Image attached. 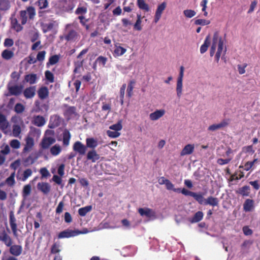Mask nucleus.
<instances>
[{
	"label": "nucleus",
	"instance_id": "obj_24",
	"mask_svg": "<svg viewBox=\"0 0 260 260\" xmlns=\"http://www.w3.org/2000/svg\"><path fill=\"white\" fill-rule=\"evenodd\" d=\"M204 204L205 205H209L213 207L217 206L219 204V200L217 198L209 196L204 200Z\"/></svg>",
	"mask_w": 260,
	"mask_h": 260
},
{
	"label": "nucleus",
	"instance_id": "obj_6",
	"mask_svg": "<svg viewBox=\"0 0 260 260\" xmlns=\"http://www.w3.org/2000/svg\"><path fill=\"white\" fill-rule=\"evenodd\" d=\"M73 149L74 151L76 152L79 155L83 156L86 154L87 148L80 141H76L73 144Z\"/></svg>",
	"mask_w": 260,
	"mask_h": 260
},
{
	"label": "nucleus",
	"instance_id": "obj_46",
	"mask_svg": "<svg viewBox=\"0 0 260 260\" xmlns=\"http://www.w3.org/2000/svg\"><path fill=\"white\" fill-rule=\"evenodd\" d=\"M91 209L92 207L91 206L81 208L78 210V213L80 216H84L88 212L91 211Z\"/></svg>",
	"mask_w": 260,
	"mask_h": 260
},
{
	"label": "nucleus",
	"instance_id": "obj_18",
	"mask_svg": "<svg viewBox=\"0 0 260 260\" xmlns=\"http://www.w3.org/2000/svg\"><path fill=\"white\" fill-rule=\"evenodd\" d=\"M38 78L36 74L31 73L24 76V82L32 85L37 83Z\"/></svg>",
	"mask_w": 260,
	"mask_h": 260
},
{
	"label": "nucleus",
	"instance_id": "obj_44",
	"mask_svg": "<svg viewBox=\"0 0 260 260\" xmlns=\"http://www.w3.org/2000/svg\"><path fill=\"white\" fill-rule=\"evenodd\" d=\"M87 12V8L86 7H78L76 10L75 11V14L78 16L85 15Z\"/></svg>",
	"mask_w": 260,
	"mask_h": 260
},
{
	"label": "nucleus",
	"instance_id": "obj_52",
	"mask_svg": "<svg viewBox=\"0 0 260 260\" xmlns=\"http://www.w3.org/2000/svg\"><path fill=\"white\" fill-rule=\"evenodd\" d=\"M15 172L12 173L10 176L6 180V183L10 186H13L15 183Z\"/></svg>",
	"mask_w": 260,
	"mask_h": 260
},
{
	"label": "nucleus",
	"instance_id": "obj_51",
	"mask_svg": "<svg viewBox=\"0 0 260 260\" xmlns=\"http://www.w3.org/2000/svg\"><path fill=\"white\" fill-rule=\"evenodd\" d=\"M31 192V185L27 184L24 186L22 191V196L26 198L30 194Z\"/></svg>",
	"mask_w": 260,
	"mask_h": 260
},
{
	"label": "nucleus",
	"instance_id": "obj_35",
	"mask_svg": "<svg viewBox=\"0 0 260 260\" xmlns=\"http://www.w3.org/2000/svg\"><path fill=\"white\" fill-rule=\"evenodd\" d=\"M210 44V37L208 36L206 37L204 42L203 45L201 46L200 52L201 53L203 54L206 52L208 49L209 46Z\"/></svg>",
	"mask_w": 260,
	"mask_h": 260
},
{
	"label": "nucleus",
	"instance_id": "obj_27",
	"mask_svg": "<svg viewBox=\"0 0 260 260\" xmlns=\"http://www.w3.org/2000/svg\"><path fill=\"white\" fill-rule=\"evenodd\" d=\"M45 119L42 116H35L33 118L32 123L37 126H42L45 124Z\"/></svg>",
	"mask_w": 260,
	"mask_h": 260
},
{
	"label": "nucleus",
	"instance_id": "obj_64",
	"mask_svg": "<svg viewBox=\"0 0 260 260\" xmlns=\"http://www.w3.org/2000/svg\"><path fill=\"white\" fill-rule=\"evenodd\" d=\"M257 161L256 159H254L253 161H249L245 163L244 165V170L246 171L250 170L253 166L255 161Z\"/></svg>",
	"mask_w": 260,
	"mask_h": 260
},
{
	"label": "nucleus",
	"instance_id": "obj_56",
	"mask_svg": "<svg viewBox=\"0 0 260 260\" xmlns=\"http://www.w3.org/2000/svg\"><path fill=\"white\" fill-rule=\"evenodd\" d=\"M37 4L40 9H45L48 6L47 0H38Z\"/></svg>",
	"mask_w": 260,
	"mask_h": 260
},
{
	"label": "nucleus",
	"instance_id": "obj_12",
	"mask_svg": "<svg viewBox=\"0 0 260 260\" xmlns=\"http://www.w3.org/2000/svg\"><path fill=\"white\" fill-rule=\"evenodd\" d=\"M36 86H30L26 87L23 91V94L26 99L33 98L36 95Z\"/></svg>",
	"mask_w": 260,
	"mask_h": 260
},
{
	"label": "nucleus",
	"instance_id": "obj_60",
	"mask_svg": "<svg viewBox=\"0 0 260 260\" xmlns=\"http://www.w3.org/2000/svg\"><path fill=\"white\" fill-rule=\"evenodd\" d=\"M122 128V126L121 124V122L120 121H118L117 123L111 125L110 126L109 128L112 130H114L115 131H119Z\"/></svg>",
	"mask_w": 260,
	"mask_h": 260
},
{
	"label": "nucleus",
	"instance_id": "obj_13",
	"mask_svg": "<svg viewBox=\"0 0 260 260\" xmlns=\"http://www.w3.org/2000/svg\"><path fill=\"white\" fill-rule=\"evenodd\" d=\"M232 153H233V150L230 147H229L225 152V154L228 158L225 159L218 158L217 160V163L221 166L229 164L233 158L232 156L230 155Z\"/></svg>",
	"mask_w": 260,
	"mask_h": 260
},
{
	"label": "nucleus",
	"instance_id": "obj_50",
	"mask_svg": "<svg viewBox=\"0 0 260 260\" xmlns=\"http://www.w3.org/2000/svg\"><path fill=\"white\" fill-rule=\"evenodd\" d=\"M192 197L201 205L204 204V200L202 194L201 193H197L196 192L193 193Z\"/></svg>",
	"mask_w": 260,
	"mask_h": 260
},
{
	"label": "nucleus",
	"instance_id": "obj_38",
	"mask_svg": "<svg viewBox=\"0 0 260 260\" xmlns=\"http://www.w3.org/2000/svg\"><path fill=\"white\" fill-rule=\"evenodd\" d=\"M135 84V81L134 80H131L128 84L127 88L126 89V96L129 98H131L133 95L134 84Z\"/></svg>",
	"mask_w": 260,
	"mask_h": 260
},
{
	"label": "nucleus",
	"instance_id": "obj_1",
	"mask_svg": "<svg viewBox=\"0 0 260 260\" xmlns=\"http://www.w3.org/2000/svg\"><path fill=\"white\" fill-rule=\"evenodd\" d=\"M10 231L9 228L6 230L4 228H0V242L3 243L7 247L13 244V240L9 235Z\"/></svg>",
	"mask_w": 260,
	"mask_h": 260
},
{
	"label": "nucleus",
	"instance_id": "obj_17",
	"mask_svg": "<svg viewBox=\"0 0 260 260\" xmlns=\"http://www.w3.org/2000/svg\"><path fill=\"white\" fill-rule=\"evenodd\" d=\"M60 122L61 119L59 116L56 115H53L50 117L48 126L50 128H54L58 126Z\"/></svg>",
	"mask_w": 260,
	"mask_h": 260
},
{
	"label": "nucleus",
	"instance_id": "obj_23",
	"mask_svg": "<svg viewBox=\"0 0 260 260\" xmlns=\"http://www.w3.org/2000/svg\"><path fill=\"white\" fill-rule=\"evenodd\" d=\"M165 111L163 109L156 110L149 115V118L151 120L154 121L158 119L164 115Z\"/></svg>",
	"mask_w": 260,
	"mask_h": 260
},
{
	"label": "nucleus",
	"instance_id": "obj_5",
	"mask_svg": "<svg viewBox=\"0 0 260 260\" xmlns=\"http://www.w3.org/2000/svg\"><path fill=\"white\" fill-rule=\"evenodd\" d=\"M230 120L229 119H224L220 123L213 124L208 127V131L214 132L217 130L223 128L227 127L230 124Z\"/></svg>",
	"mask_w": 260,
	"mask_h": 260
},
{
	"label": "nucleus",
	"instance_id": "obj_3",
	"mask_svg": "<svg viewBox=\"0 0 260 260\" xmlns=\"http://www.w3.org/2000/svg\"><path fill=\"white\" fill-rule=\"evenodd\" d=\"M84 233L78 230H72L70 229H67L63 231L60 232L58 235V238L59 239L65 238H70L72 237H75L77 235H79L81 234H83Z\"/></svg>",
	"mask_w": 260,
	"mask_h": 260
},
{
	"label": "nucleus",
	"instance_id": "obj_45",
	"mask_svg": "<svg viewBox=\"0 0 260 260\" xmlns=\"http://www.w3.org/2000/svg\"><path fill=\"white\" fill-rule=\"evenodd\" d=\"M77 19L79 20L82 26L85 27L86 30H88L89 28V25L86 24L89 19L86 18L84 15L78 16Z\"/></svg>",
	"mask_w": 260,
	"mask_h": 260
},
{
	"label": "nucleus",
	"instance_id": "obj_29",
	"mask_svg": "<svg viewBox=\"0 0 260 260\" xmlns=\"http://www.w3.org/2000/svg\"><path fill=\"white\" fill-rule=\"evenodd\" d=\"M218 39V32H214L213 37V42L211 47L210 50V55L211 56H213L215 53Z\"/></svg>",
	"mask_w": 260,
	"mask_h": 260
},
{
	"label": "nucleus",
	"instance_id": "obj_11",
	"mask_svg": "<svg viewBox=\"0 0 260 260\" xmlns=\"http://www.w3.org/2000/svg\"><path fill=\"white\" fill-rule=\"evenodd\" d=\"M37 187L38 190L45 195L48 194L51 191V185L48 182H39Z\"/></svg>",
	"mask_w": 260,
	"mask_h": 260
},
{
	"label": "nucleus",
	"instance_id": "obj_40",
	"mask_svg": "<svg viewBox=\"0 0 260 260\" xmlns=\"http://www.w3.org/2000/svg\"><path fill=\"white\" fill-rule=\"evenodd\" d=\"M8 122L6 116L0 113V126L2 129H6L8 126Z\"/></svg>",
	"mask_w": 260,
	"mask_h": 260
},
{
	"label": "nucleus",
	"instance_id": "obj_22",
	"mask_svg": "<svg viewBox=\"0 0 260 260\" xmlns=\"http://www.w3.org/2000/svg\"><path fill=\"white\" fill-rule=\"evenodd\" d=\"M49 90L46 86H42L38 90L39 98L41 100H44L49 96Z\"/></svg>",
	"mask_w": 260,
	"mask_h": 260
},
{
	"label": "nucleus",
	"instance_id": "obj_63",
	"mask_svg": "<svg viewBox=\"0 0 260 260\" xmlns=\"http://www.w3.org/2000/svg\"><path fill=\"white\" fill-rule=\"evenodd\" d=\"M14 110L17 113H22L24 110V107L22 104L17 103L15 106Z\"/></svg>",
	"mask_w": 260,
	"mask_h": 260
},
{
	"label": "nucleus",
	"instance_id": "obj_4",
	"mask_svg": "<svg viewBox=\"0 0 260 260\" xmlns=\"http://www.w3.org/2000/svg\"><path fill=\"white\" fill-rule=\"evenodd\" d=\"M184 67L181 66L180 69L179 75L177 79L176 92L177 96L180 98L182 95L183 87V78L184 75Z\"/></svg>",
	"mask_w": 260,
	"mask_h": 260
},
{
	"label": "nucleus",
	"instance_id": "obj_9",
	"mask_svg": "<svg viewBox=\"0 0 260 260\" xmlns=\"http://www.w3.org/2000/svg\"><path fill=\"white\" fill-rule=\"evenodd\" d=\"M8 247L9 248V251L10 253L13 256H19L22 254L23 251L22 247L20 245L11 244V245Z\"/></svg>",
	"mask_w": 260,
	"mask_h": 260
},
{
	"label": "nucleus",
	"instance_id": "obj_10",
	"mask_svg": "<svg viewBox=\"0 0 260 260\" xmlns=\"http://www.w3.org/2000/svg\"><path fill=\"white\" fill-rule=\"evenodd\" d=\"M23 87L22 85L8 86V94L7 95L18 96L20 95L22 92Z\"/></svg>",
	"mask_w": 260,
	"mask_h": 260
},
{
	"label": "nucleus",
	"instance_id": "obj_53",
	"mask_svg": "<svg viewBox=\"0 0 260 260\" xmlns=\"http://www.w3.org/2000/svg\"><path fill=\"white\" fill-rule=\"evenodd\" d=\"M32 174V171L30 169H26L22 174V177L21 178V180L22 181H25L27 180V179L31 176Z\"/></svg>",
	"mask_w": 260,
	"mask_h": 260
},
{
	"label": "nucleus",
	"instance_id": "obj_42",
	"mask_svg": "<svg viewBox=\"0 0 260 260\" xmlns=\"http://www.w3.org/2000/svg\"><path fill=\"white\" fill-rule=\"evenodd\" d=\"M50 151L52 155L57 156L61 152V148L59 145L56 144L51 147Z\"/></svg>",
	"mask_w": 260,
	"mask_h": 260
},
{
	"label": "nucleus",
	"instance_id": "obj_28",
	"mask_svg": "<svg viewBox=\"0 0 260 260\" xmlns=\"http://www.w3.org/2000/svg\"><path fill=\"white\" fill-rule=\"evenodd\" d=\"M194 149V145L193 144H187L185 146L180 152L181 156H184L191 154Z\"/></svg>",
	"mask_w": 260,
	"mask_h": 260
},
{
	"label": "nucleus",
	"instance_id": "obj_58",
	"mask_svg": "<svg viewBox=\"0 0 260 260\" xmlns=\"http://www.w3.org/2000/svg\"><path fill=\"white\" fill-rule=\"evenodd\" d=\"M55 21L49 23L44 24L43 26V32H46L51 30L54 27Z\"/></svg>",
	"mask_w": 260,
	"mask_h": 260
},
{
	"label": "nucleus",
	"instance_id": "obj_54",
	"mask_svg": "<svg viewBox=\"0 0 260 260\" xmlns=\"http://www.w3.org/2000/svg\"><path fill=\"white\" fill-rule=\"evenodd\" d=\"M52 180L57 185H60L61 187H63V184L62 183V180L60 176H59L57 175H54Z\"/></svg>",
	"mask_w": 260,
	"mask_h": 260
},
{
	"label": "nucleus",
	"instance_id": "obj_49",
	"mask_svg": "<svg viewBox=\"0 0 260 260\" xmlns=\"http://www.w3.org/2000/svg\"><path fill=\"white\" fill-rule=\"evenodd\" d=\"M45 77L46 79L50 83L54 82V76L53 74L50 71L47 70L45 72Z\"/></svg>",
	"mask_w": 260,
	"mask_h": 260
},
{
	"label": "nucleus",
	"instance_id": "obj_43",
	"mask_svg": "<svg viewBox=\"0 0 260 260\" xmlns=\"http://www.w3.org/2000/svg\"><path fill=\"white\" fill-rule=\"evenodd\" d=\"M223 40L221 37L219 36V34L218 33V39H217V51L216 53H219L220 54H221L222 51L223 49Z\"/></svg>",
	"mask_w": 260,
	"mask_h": 260
},
{
	"label": "nucleus",
	"instance_id": "obj_61",
	"mask_svg": "<svg viewBox=\"0 0 260 260\" xmlns=\"http://www.w3.org/2000/svg\"><path fill=\"white\" fill-rule=\"evenodd\" d=\"M183 14L186 17L190 18L196 15V12L194 10L187 9L183 11Z\"/></svg>",
	"mask_w": 260,
	"mask_h": 260
},
{
	"label": "nucleus",
	"instance_id": "obj_25",
	"mask_svg": "<svg viewBox=\"0 0 260 260\" xmlns=\"http://www.w3.org/2000/svg\"><path fill=\"white\" fill-rule=\"evenodd\" d=\"M236 193L237 194H240L243 197H248L249 196L250 193V188L249 186L245 185L236 190Z\"/></svg>",
	"mask_w": 260,
	"mask_h": 260
},
{
	"label": "nucleus",
	"instance_id": "obj_37",
	"mask_svg": "<svg viewBox=\"0 0 260 260\" xmlns=\"http://www.w3.org/2000/svg\"><path fill=\"white\" fill-rule=\"evenodd\" d=\"M59 60V56L58 55H53L51 56L49 58L48 61L46 63V66L49 67L51 65H54L57 63Z\"/></svg>",
	"mask_w": 260,
	"mask_h": 260
},
{
	"label": "nucleus",
	"instance_id": "obj_39",
	"mask_svg": "<svg viewBox=\"0 0 260 260\" xmlns=\"http://www.w3.org/2000/svg\"><path fill=\"white\" fill-rule=\"evenodd\" d=\"M142 17L140 14H137V20L135 23L134 25V28L135 30L140 31L142 30Z\"/></svg>",
	"mask_w": 260,
	"mask_h": 260
},
{
	"label": "nucleus",
	"instance_id": "obj_8",
	"mask_svg": "<svg viewBox=\"0 0 260 260\" xmlns=\"http://www.w3.org/2000/svg\"><path fill=\"white\" fill-rule=\"evenodd\" d=\"M167 7V3L162 2L157 7L154 18V22L156 23L160 19L164 11Z\"/></svg>",
	"mask_w": 260,
	"mask_h": 260
},
{
	"label": "nucleus",
	"instance_id": "obj_47",
	"mask_svg": "<svg viewBox=\"0 0 260 260\" xmlns=\"http://www.w3.org/2000/svg\"><path fill=\"white\" fill-rule=\"evenodd\" d=\"M10 7V3L8 0H0V9L1 10H7Z\"/></svg>",
	"mask_w": 260,
	"mask_h": 260
},
{
	"label": "nucleus",
	"instance_id": "obj_20",
	"mask_svg": "<svg viewBox=\"0 0 260 260\" xmlns=\"http://www.w3.org/2000/svg\"><path fill=\"white\" fill-rule=\"evenodd\" d=\"M138 212L142 216H146L150 218L154 216V212L151 209L148 208H139Z\"/></svg>",
	"mask_w": 260,
	"mask_h": 260
},
{
	"label": "nucleus",
	"instance_id": "obj_14",
	"mask_svg": "<svg viewBox=\"0 0 260 260\" xmlns=\"http://www.w3.org/2000/svg\"><path fill=\"white\" fill-rule=\"evenodd\" d=\"M25 144L22 150V153H23L30 151L35 144L34 139L30 136H27L25 138Z\"/></svg>",
	"mask_w": 260,
	"mask_h": 260
},
{
	"label": "nucleus",
	"instance_id": "obj_36",
	"mask_svg": "<svg viewBox=\"0 0 260 260\" xmlns=\"http://www.w3.org/2000/svg\"><path fill=\"white\" fill-rule=\"evenodd\" d=\"M2 57L5 60H9L14 56V52L10 50L5 49L2 52Z\"/></svg>",
	"mask_w": 260,
	"mask_h": 260
},
{
	"label": "nucleus",
	"instance_id": "obj_55",
	"mask_svg": "<svg viewBox=\"0 0 260 260\" xmlns=\"http://www.w3.org/2000/svg\"><path fill=\"white\" fill-rule=\"evenodd\" d=\"M196 25H208L210 23V21L209 20L203 19H196L194 22Z\"/></svg>",
	"mask_w": 260,
	"mask_h": 260
},
{
	"label": "nucleus",
	"instance_id": "obj_32",
	"mask_svg": "<svg viewBox=\"0 0 260 260\" xmlns=\"http://www.w3.org/2000/svg\"><path fill=\"white\" fill-rule=\"evenodd\" d=\"M61 251V246L59 242H55L54 243L51 247L50 248V254H59V252Z\"/></svg>",
	"mask_w": 260,
	"mask_h": 260
},
{
	"label": "nucleus",
	"instance_id": "obj_19",
	"mask_svg": "<svg viewBox=\"0 0 260 260\" xmlns=\"http://www.w3.org/2000/svg\"><path fill=\"white\" fill-rule=\"evenodd\" d=\"M254 208V202L253 200L247 199L243 204V210L245 212H251Z\"/></svg>",
	"mask_w": 260,
	"mask_h": 260
},
{
	"label": "nucleus",
	"instance_id": "obj_7",
	"mask_svg": "<svg viewBox=\"0 0 260 260\" xmlns=\"http://www.w3.org/2000/svg\"><path fill=\"white\" fill-rule=\"evenodd\" d=\"M9 222L13 234L15 237H17L18 236L17 225L16 223V219L14 212L12 211L9 213Z\"/></svg>",
	"mask_w": 260,
	"mask_h": 260
},
{
	"label": "nucleus",
	"instance_id": "obj_31",
	"mask_svg": "<svg viewBox=\"0 0 260 260\" xmlns=\"http://www.w3.org/2000/svg\"><path fill=\"white\" fill-rule=\"evenodd\" d=\"M203 216L204 214L202 211H198L191 218L189 219V221L192 223L198 222L202 220Z\"/></svg>",
	"mask_w": 260,
	"mask_h": 260
},
{
	"label": "nucleus",
	"instance_id": "obj_26",
	"mask_svg": "<svg viewBox=\"0 0 260 260\" xmlns=\"http://www.w3.org/2000/svg\"><path fill=\"white\" fill-rule=\"evenodd\" d=\"M71 135L69 131L65 129L62 133V143L63 145L67 147L69 145Z\"/></svg>",
	"mask_w": 260,
	"mask_h": 260
},
{
	"label": "nucleus",
	"instance_id": "obj_15",
	"mask_svg": "<svg viewBox=\"0 0 260 260\" xmlns=\"http://www.w3.org/2000/svg\"><path fill=\"white\" fill-rule=\"evenodd\" d=\"M100 158V155L95 149H91L88 151L86 154V159L90 160L92 162H95Z\"/></svg>",
	"mask_w": 260,
	"mask_h": 260
},
{
	"label": "nucleus",
	"instance_id": "obj_34",
	"mask_svg": "<svg viewBox=\"0 0 260 260\" xmlns=\"http://www.w3.org/2000/svg\"><path fill=\"white\" fill-rule=\"evenodd\" d=\"M137 4L140 9L146 12L149 11V5L145 3V0H137Z\"/></svg>",
	"mask_w": 260,
	"mask_h": 260
},
{
	"label": "nucleus",
	"instance_id": "obj_30",
	"mask_svg": "<svg viewBox=\"0 0 260 260\" xmlns=\"http://www.w3.org/2000/svg\"><path fill=\"white\" fill-rule=\"evenodd\" d=\"M98 145V141L93 138H89L86 139V148H89L91 149H95Z\"/></svg>",
	"mask_w": 260,
	"mask_h": 260
},
{
	"label": "nucleus",
	"instance_id": "obj_57",
	"mask_svg": "<svg viewBox=\"0 0 260 260\" xmlns=\"http://www.w3.org/2000/svg\"><path fill=\"white\" fill-rule=\"evenodd\" d=\"M26 11L27 12V14H28L29 19H33L36 15L35 8L33 7L29 6L27 8V10Z\"/></svg>",
	"mask_w": 260,
	"mask_h": 260
},
{
	"label": "nucleus",
	"instance_id": "obj_21",
	"mask_svg": "<svg viewBox=\"0 0 260 260\" xmlns=\"http://www.w3.org/2000/svg\"><path fill=\"white\" fill-rule=\"evenodd\" d=\"M64 115L68 119L76 116L77 115L76 108L75 106L68 107L65 110Z\"/></svg>",
	"mask_w": 260,
	"mask_h": 260
},
{
	"label": "nucleus",
	"instance_id": "obj_48",
	"mask_svg": "<svg viewBox=\"0 0 260 260\" xmlns=\"http://www.w3.org/2000/svg\"><path fill=\"white\" fill-rule=\"evenodd\" d=\"M20 20L22 25H24L27 20V12L26 10H21L20 11Z\"/></svg>",
	"mask_w": 260,
	"mask_h": 260
},
{
	"label": "nucleus",
	"instance_id": "obj_41",
	"mask_svg": "<svg viewBox=\"0 0 260 260\" xmlns=\"http://www.w3.org/2000/svg\"><path fill=\"white\" fill-rule=\"evenodd\" d=\"M126 49L121 46H116L113 52V55L115 57L119 56L122 55L126 52Z\"/></svg>",
	"mask_w": 260,
	"mask_h": 260
},
{
	"label": "nucleus",
	"instance_id": "obj_2",
	"mask_svg": "<svg viewBox=\"0 0 260 260\" xmlns=\"http://www.w3.org/2000/svg\"><path fill=\"white\" fill-rule=\"evenodd\" d=\"M55 142L56 140L54 137L44 136L39 144L40 149L42 150L48 149Z\"/></svg>",
	"mask_w": 260,
	"mask_h": 260
},
{
	"label": "nucleus",
	"instance_id": "obj_16",
	"mask_svg": "<svg viewBox=\"0 0 260 260\" xmlns=\"http://www.w3.org/2000/svg\"><path fill=\"white\" fill-rule=\"evenodd\" d=\"M79 34L74 29L69 30L64 36V39L67 41H75L79 38Z\"/></svg>",
	"mask_w": 260,
	"mask_h": 260
},
{
	"label": "nucleus",
	"instance_id": "obj_59",
	"mask_svg": "<svg viewBox=\"0 0 260 260\" xmlns=\"http://www.w3.org/2000/svg\"><path fill=\"white\" fill-rule=\"evenodd\" d=\"M107 61V58L103 56H99L95 61V63H98L99 64H101L103 67H104Z\"/></svg>",
	"mask_w": 260,
	"mask_h": 260
},
{
	"label": "nucleus",
	"instance_id": "obj_62",
	"mask_svg": "<svg viewBox=\"0 0 260 260\" xmlns=\"http://www.w3.org/2000/svg\"><path fill=\"white\" fill-rule=\"evenodd\" d=\"M21 128L18 125H14L13 126V134L15 137H17L19 136L21 133Z\"/></svg>",
	"mask_w": 260,
	"mask_h": 260
},
{
	"label": "nucleus",
	"instance_id": "obj_33",
	"mask_svg": "<svg viewBox=\"0 0 260 260\" xmlns=\"http://www.w3.org/2000/svg\"><path fill=\"white\" fill-rule=\"evenodd\" d=\"M11 25L12 28L16 30L17 32H19L22 30L23 27L18 23V20L16 18H11Z\"/></svg>",
	"mask_w": 260,
	"mask_h": 260
}]
</instances>
